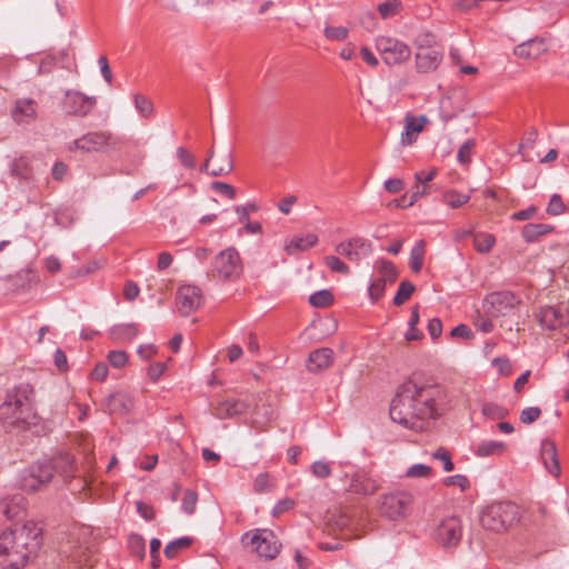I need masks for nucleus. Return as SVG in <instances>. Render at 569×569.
I'll list each match as a JSON object with an SVG mask.
<instances>
[{
	"instance_id": "1",
	"label": "nucleus",
	"mask_w": 569,
	"mask_h": 569,
	"mask_svg": "<svg viewBox=\"0 0 569 569\" xmlns=\"http://www.w3.org/2000/svg\"><path fill=\"white\" fill-rule=\"evenodd\" d=\"M451 409L447 389L438 383L403 382L391 401L389 415L402 427L423 431Z\"/></svg>"
},
{
	"instance_id": "2",
	"label": "nucleus",
	"mask_w": 569,
	"mask_h": 569,
	"mask_svg": "<svg viewBox=\"0 0 569 569\" xmlns=\"http://www.w3.org/2000/svg\"><path fill=\"white\" fill-rule=\"evenodd\" d=\"M41 541L42 528L37 522L16 523L0 533V553L3 552L7 556L9 567L23 569L30 556L40 549Z\"/></svg>"
},
{
	"instance_id": "3",
	"label": "nucleus",
	"mask_w": 569,
	"mask_h": 569,
	"mask_svg": "<svg viewBox=\"0 0 569 569\" xmlns=\"http://www.w3.org/2000/svg\"><path fill=\"white\" fill-rule=\"evenodd\" d=\"M32 395L33 388L29 383H20L7 391L0 405V423L4 429H28L36 423L31 405Z\"/></svg>"
},
{
	"instance_id": "4",
	"label": "nucleus",
	"mask_w": 569,
	"mask_h": 569,
	"mask_svg": "<svg viewBox=\"0 0 569 569\" xmlns=\"http://www.w3.org/2000/svg\"><path fill=\"white\" fill-rule=\"evenodd\" d=\"M480 525L492 532H503L519 521V508L508 501L493 502L480 512Z\"/></svg>"
},
{
	"instance_id": "5",
	"label": "nucleus",
	"mask_w": 569,
	"mask_h": 569,
	"mask_svg": "<svg viewBox=\"0 0 569 569\" xmlns=\"http://www.w3.org/2000/svg\"><path fill=\"white\" fill-rule=\"evenodd\" d=\"M241 542L251 552H256L259 558L264 560L274 559L281 548L276 535L268 529H256L246 532L241 538Z\"/></svg>"
},
{
	"instance_id": "6",
	"label": "nucleus",
	"mask_w": 569,
	"mask_h": 569,
	"mask_svg": "<svg viewBox=\"0 0 569 569\" xmlns=\"http://www.w3.org/2000/svg\"><path fill=\"white\" fill-rule=\"evenodd\" d=\"M412 502L413 496L409 491L399 490L382 495L378 499V509L381 516L398 520L409 513Z\"/></svg>"
},
{
	"instance_id": "7",
	"label": "nucleus",
	"mask_w": 569,
	"mask_h": 569,
	"mask_svg": "<svg viewBox=\"0 0 569 569\" xmlns=\"http://www.w3.org/2000/svg\"><path fill=\"white\" fill-rule=\"evenodd\" d=\"M376 49L388 66L401 64L411 56L409 46L396 38L386 36H380L376 39Z\"/></svg>"
},
{
	"instance_id": "8",
	"label": "nucleus",
	"mask_w": 569,
	"mask_h": 569,
	"mask_svg": "<svg viewBox=\"0 0 569 569\" xmlns=\"http://www.w3.org/2000/svg\"><path fill=\"white\" fill-rule=\"evenodd\" d=\"M433 538L445 549L456 548L462 538V521L458 516H448L437 526Z\"/></svg>"
},
{
	"instance_id": "9",
	"label": "nucleus",
	"mask_w": 569,
	"mask_h": 569,
	"mask_svg": "<svg viewBox=\"0 0 569 569\" xmlns=\"http://www.w3.org/2000/svg\"><path fill=\"white\" fill-rule=\"evenodd\" d=\"M61 106L68 116L83 118L97 106V98L70 89L64 92Z\"/></svg>"
},
{
	"instance_id": "10",
	"label": "nucleus",
	"mask_w": 569,
	"mask_h": 569,
	"mask_svg": "<svg viewBox=\"0 0 569 569\" xmlns=\"http://www.w3.org/2000/svg\"><path fill=\"white\" fill-rule=\"evenodd\" d=\"M535 317L542 329L555 331L569 325V306L566 303L545 306Z\"/></svg>"
},
{
	"instance_id": "11",
	"label": "nucleus",
	"mask_w": 569,
	"mask_h": 569,
	"mask_svg": "<svg viewBox=\"0 0 569 569\" xmlns=\"http://www.w3.org/2000/svg\"><path fill=\"white\" fill-rule=\"evenodd\" d=\"M212 271L223 280L239 277L242 266L238 251L234 248L222 250L213 260Z\"/></svg>"
},
{
	"instance_id": "12",
	"label": "nucleus",
	"mask_w": 569,
	"mask_h": 569,
	"mask_svg": "<svg viewBox=\"0 0 569 569\" xmlns=\"http://www.w3.org/2000/svg\"><path fill=\"white\" fill-rule=\"evenodd\" d=\"M112 136L108 131H91L73 140L69 146V151L80 150L83 152H100L109 144Z\"/></svg>"
},
{
	"instance_id": "13",
	"label": "nucleus",
	"mask_w": 569,
	"mask_h": 569,
	"mask_svg": "<svg viewBox=\"0 0 569 569\" xmlns=\"http://www.w3.org/2000/svg\"><path fill=\"white\" fill-rule=\"evenodd\" d=\"M202 301V295L198 287L191 284L181 286L176 296V303L181 316L187 317L196 311Z\"/></svg>"
},
{
	"instance_id": "14",
	"label": "nucleus",
	"mask_w": 569,
	"mask_h": 569,
	"mask_svg": "<svg viewBox=\"0 0 569 569\" xmlns=\"http://www.w3.org/2000/svg\"><path fill=\"white\" fill-rule=\"evenodd\" d=\"M493 317L507 316L520 305L519 298L510 291L492 292L487 299Z\"/></svg>"
},
{
	"instance_id": "15",
	"label": "nucleus",
	"mask_w": 569,
	"mask_h": 569,
	"mask_svg": "<svg viewBox=\"0 0 569 569\" xmlns=\"http://www.w3.org/2000/svg\"><path fill=\"white\" fill-rule=\"evenodd\" d=\"M336 252L350 261L358 262L371 253V243L367 239L356 237L338 243Z\"/></svg>"
},
{
	"instance_id": "16",
	"label": "nucleus",
	"mask_w": 569,
	"mask_h": 569,
	"mask_svg": "<svg viewBox=\"0 0 569 569\" xmlns=\"http://www.w3.org/2000/svg\"><path fill=\"white\" fill-rule=\"evenodd\" d=\"M249 408L250 403L248 401L228 397L218 401L212 407L211 412L216 418L223 420L240 416L247 412Z\"/></svg>"
},
{
	"instance_id": "17",
	"label": "nucleus",
	"mask_w": 569,
	"mask_h": 569,
	"mask_svg": "<svg viewBox=\"0 0 569 569\" xmlns=\"http://www.w3.org/2000/svg\"><path fill=\"white\" fill-rule=\"evenodd\" d=\"M53 472L67 483L79 476L74 457L69 452H58L50 459Z\"/></svg>"
},
{
	"instance_id": "18",
	"label": "nucleus",
	"mask_w": 569,
	"mask_h": 569,
	"mask_svg": "<svg viewBox=\"0 0 569 569\" xmlns=\"http://www.w3.org/2000/svg\"><path fill=\"white\" fill-rule=\"evenodd\" d=\"M416 69L420 73L433 72L443 59V52L439 47L425 48L416 51Z\"/></svg>"
},
{
	"instance_id": "19",
	"label": "nucleus",
	"mask_w": 569,
	"mask_h": 569,
	"mask_svg": "<svg viewBox=\"0 0 569 569\" xmlns=\"http://www.w3.org/2000/svg\"><path fill=\"white\" fill-rule=\"evenodd\" d=\"M380 487L381 483L379 479L367 472H356L351 476L347 491L360 496H371L376 493Z\"/></svg>"
},
{
	"instance_id": "20",
	"label": "nucleus",
	"mask_w": 569,
	"mask_h": 569,
	"mask_svg": "<svg viewBox=\"0 0 569 569\" xmlns=\"http://www.w3.org/2000/svg\"><path fill=\"white\" fill-rule=\"evenodd\" d=\"M37 107L33 99H18L11 109V117L18 124L30 123L37 118Z\"/></svg>"
},
{
	"instance_id": "21",
	"label": "nucleus",
	"mask_w": 569,
	"mask_h": 569,
	"mask_svg": "<svg viewBox=\"0 0 569 569\" xmlns=\"http://www.w3.org/2000/svg\"><path fill=\"white\" fill-rule=\"evenodd\" d=\"M106 411L110 415H127L133 407L131 397L123 391L109 395L102 402Z\"/></svg>"
},
{
	"instance_id": "22",
	"label": "nucleus",
	"mask_w": 569,
	"mask_h": 569,
	"mask_svg": "<svg viewBox=\"0 0 569 569\" xmlns=\"http://www.w3.org/2000/svg\"><path fill=\"white\" fill-rule=\"evenodd\" d=\"M540 457L546 470L553 477H559L561 469L555 441L545 439L541 441Z\"/></svg>"
},
{
	"instance_id": "23",
	"label": "nucleus",
	"mask_w": 569,
	"mask_h": 569,
	"mask_svg": "<svg viewBox=\"0 0 569 569\" xmlns=\"http://www.w3.org/2000/svg\"><path fill=\"white\" fill-rule=\"evenodd\" d=\"M547 51L545 40L542 38H533L518 44L513 49V54L521 59H538Z\"/></svg>"
},
{
	"instance_id": "24",
	"label": "nucleus",
	"mask_w": 569,
	"mask_h": 569,
	"mask_svg": "<svg viewBox=\"0 0 569 569\" xmlns=\"http://www.w3.org/2000/svg\"><path fill=\"white\" fill-rule=\"evenodd\" d=\"M427 121L428 120L425 116H406L405 130L401 133V143L403 146H411L417 140L418 134L423 130V127L427 123Z\"/></svg>"
},
{
	"instance_id": "25",
	"label": "nucleus",
	"mask_w": 569,
	"mask_h": 569,
	"mask_svg": "<svg viewBox=\"0 0 569 569\" xmlns=\"http://www.w3.org/2000/svg\"><path fill=\"white\" fill-rule=\"evenodd\" d=\"M333 362V350L320 348L312 351L308 358V369L312 372L329 368Z\"/></svg>"
},
{
	"instance_id": "26",
	"label": "nucleus",
	"mask_w": 569,
	"mask_h": 569,
	"mask_svg": "<svg viewBox=\"0 0 569 569\" xmlns=\"http://www.w3.org/2000/svg\"><path fill=\"white\" fill-rule=\"evenodd\" d=\"M139 333L138 326L136 323H121L113 326L110 331V338L119 343H126L132 341Z\"/></svg>"
},
{
	"instance_id": "27",
	"label": "nucleus",
	"mask_w": 569,
	"mask_h": 569,
	"mask_svg": "<svg viewBox=\"0 0 569 569\" xmlns=\"http://www.w3.org/2000/svg\"><path fill=\"white\" fill-rule=\"evenodd\" d=\"M507 450V445L498 440L481 441L473 450L475 455L480 458L490 456H502Z\"/></svg>"
},
{
	"instance_id": "28",
	"label": "nucleus",
	"mask_w": 569,
	"mask_h": 569,
	"mask_svg": "<svg viewBox=\"0 0 569 569\" xmlns=\"http://www.w3.org/2000/svg\"><path fill=\"white\" fill-rule=\"evenodd\" d=\"M552 230L553 227L551 224L527 223L521 230V236L526 242H535L540 237L550 233Z\"/></svg>"
},
{
	"instance_id": "29",
	"label": "nucleus",
	"mask_w": 569,
	"mask_h": 569,
	"mask_svg": "<svg viewBox=\"0 0 569 569\" xmlns=\"http://www.w3.org/2000/svg\"><path fill=\"white\" fill-rule=\"evenodd\" d=\"M274 417V410L271 405H257L252 411V423L254 427L262 429Z\"/></svg>"
},
{
	"instance_id": "30",
	"label": "nucleus",
	"mask_w": 569,
	"mask_h": 569,
	"mask_svg": "<svg viewBox=\"0 0 569 569\" xmlns=\"http://www.w3.org/2000/svg\"><path fill=\"white\" fill-rule=\"evenodd\" d=\"M425 254H426V241L419 240L416 242L413 248L410 251V259H409V266L412 272L418 273L421 271L423 267L425 261Z\"/></svg>"
},
{
	"instance_id": "31",
	"label": "nucleus",
	"mask_w": 569,
	"mask_h": 569,
	"mask_svg": "<svg viewBox=\"0 0 569 569\" xmlns=\"http://www.w3.org/2000/svg\"><path fill=\"white\" fill-rule=\"evenodd\" d=\"M30 472L44 486H47L52 480L54 475L50 460L34 463L31 467Z\"/></svg>"
},
{
	"instance_id": "32",
	"label": "nucleus",
	"mask_w": 569,
	"mask_h": 569,
	"mask_svg": "<svg viewBox=\"0 0 569 569\" xmlns=\"http://www.w3.org/2000/svg\"><path fill=\"white\" fill-rule=\"evenodd\" d=\"M191 545H192V538H190V537L178 538L173 541H170L164 547V556L169 559H173L178 556V553L181 550L189 548Z\"/></svg>"
},
{
	"instance_id": "33",
	"label": "nucleus",
	"mask_w": 569,
	"mask_h": 569,
	"mask_svg": "<svg viewBox=\"0 0 569 569\" xmlns=\"http://www.w3.org/2000/svg\"><path fill=\"white\" fill-rule=\"evenodd\" d=\"M133 102H134V108L137 109V111L140 113L141 117L151 118L153 116V111H154L153 103L148 97H146L141 93H136L133 96Z\"/></svg>"
},
{
	"instance_id": "34",
	"label": "nucleus",
	"mask_w": 569,
	"mask_h": 569,
	"mask_svg": "<svg viewBox=\"0 0 569 569\" xmlns=\"http://www.w3.org/2000/svg\"><path fill=\"white\" fill-rule=\"evenodd\" d=\"M470 200V196L458 192L456 190H449L443 193L442 201L450 208L457 209L466 204Z\"/></svg>"
},
{
	"instance_id": "35",
	"label": "nucleus",
	"mask_w": 569,
	"mask_h": 569,
	"mask_svg": "<svg viewBox=\"0 0 569 569\" xmlns=\"http://www.w3.org/2000/svg\"><path fill=\"white\" fill-rule=\"evenodd\" d=\"M128 549L130 553L142 560L146 552V541L142 536L132 533L128 537Z\"/></svg>"
},
{
	"instance_id": "36",
	"label": "nucleus",
	"mask_w": 569,
	"mask_h": 569,
	"mask_svg": "<svg viewBox=\"0 0 569 569\" xmlns=\"http://www.w3.org/2000/svg\"><path fill=\"white\" fill-rule=\"evenodd\" d=\"M495 237L490 233H476L473 237V247L480 253L489 252L495 244Z\"/></svg>"
},
{
	"instance_id": "37",
	"label": "nucleus",
	"mask_w": 569,
	"mask_h": 569,
	"mask_svg": "<svg viewBox=\"0 0 569 569\" xmlns=\"http://www.w3.org/2000/svg\"><path fill=\"white\" fill-rule=\"evenodd\" d=\"M415 289H416L415 286L410 281H408V280L401 281L400 286L398 288V291H397L396 296L393 297V303L396 306L403 305L407 300L410 299Z\"/></svg>"
},
{
	"instance_id": "38",
	"label": "nucleus",
	"mask_w": 569,
	"mask_h": 569,
	"mask_svg": "<svg viewBox=\"0 0 569 569\" xmlns=\"http://www.w3.org/2000/svg\"><path fill=\"white\" fill-rule=\"evenodd\" d=\"M332 301H333V296L327 289L319 290L309 297L310 305L313 307H317V308L328 307L332 303Z\"/></svg>"
},
{
	"instance_id": "39",
	"label": "nucleus",
	"mask_w": 569,
	"mask_h": 569,
	"mask_svg": "<svg viewBox=\"0 0 569 569\" xmlns=\"http://www.w3.org/2000/svg\"><path fill=\"white\" fill-rule=\"evenodd\" d=\"M482 415L492 419H503L508 416V410L500 405L493 402H486L482 406Z\"/></svg>"
},
{
	"instance_id": "40",
	"label": "nucleus",
	"mask_w": 569,
	"mask_h": 569,
	"mask_svg": "<svg viewBox=\"0 0 569 569\" xmlns=\"http://www.w3.org/2000/svg\"><path fill=\"white\" fill-rule=\"evenodd\" d=\"M379 273H380L379 278L381 280H385L386 283L395 282L398 277V272H397L395 264L388 260H381L379 262Z\"/></svg>"
},
{
	"instance_id": "41",
	"label": "nucleus",
	"mask_w": 569,
	"mask_h": 569,
	"mask_svg": "<svg viewBox=\"0 0 569 569\" xmlns=\"http://www.w3.org/2000/svg\"><path fill=\"white\" fill-rule=\"evenodd\" d=\"M401 9L400 0H387L378 6V11L383 19L395 17Z\"/></svg>"
},
{
	"instance_id": "42",
	"label": "nucleus",
	"mask_w": 569,
	"mask_h": 569,
	"mask_svg": "<svg viewBox=\"0 0 569 569\" xmlns=\"http://www.w3.org/2000/svg\"><path fill=\"white\" fill-rule=\"evenodd\" d=\"M476 146V141L473 139H468L463 142L457 153V159L461 164H469L471 161V156L473 148Z\"/></svg>"
},
{
	"instance_id": "43",
	"label": "nucleus",
	"mask_w": 569,
	"mask_h": 569,
	"mask_svg": "<svg viewBox=\"0 0 569 569\" xmlns=\"http://www.w3.org/2000/svg\"><path fill=\"white\" fill-rule=\"evenodd\" d=\"M325 37L330 41H343L349 36V30L346 27H331L325 28Z\"/></svg>"
},
{
	"instance_id": "44",
	"label": "nucleus",
	"mask_w": 569,
	"mask_h": 569,
	"mask_svg": "<svg viewBox=\"0 0 569 569\" xmlns=\"http://www.w3.org/2000/svg\"><path fill=\"white\" fill-rule=\"evenodd\" d=\"M431 476V467L422 463L413 465L409 467L406 471L407 478H430Z\"/></svg>"
},
{
	"instance_id": "45",
	"label": "nucleus",
	"mask_w": 569,
	"mask_h": 569,
	"mask_svg": "<svg viewBox=\"0 0 569 569\" xmlns=\"http://www.w3.org/2000/svg\"><path fill=\"white\" fill-rule=\"evenodd\" d=\"M318 241L317 236L315 234H308L303 238H298L296 240H292L291 243L288 246V250L297 249L300 251L307 250L311 247H313Z\"/></svg>"
},
{
	"instance_id": "46",
	"label": "nucleus",
	"mask_w": 569,
	"mask_h": 569,
	"mask_svg": "<svg viewBox=\"0 0 569 569\" xmlns=\"http://www.w3.org/2000/svg\"><path fill=\"white\" fill-rule=\"evenodd\" d=\"M197 501H198L197 492L191 489H187L184 491L183 498H182V505H181L182 510L188 515H192L196 510Z\"/></svg>"
},
{
	"instance_id": "47",
	"label": "nucleus",
	"mask_w": 569,
	"mask_h": 569,
	"mask_svg": "<svg viewBox=\"0 0 569 569\" xmlns=\"http://www.w3.org/2000/svg\"><path fill=\"white\" fill-rule=\"evenodd\" d=\"M325 263L332 272L341 274H348L350 272L349 267L336 256L326 257Z\"/></svg>"
},
{
	"instance_id": "48",
	"label": "nucleus",
	"mask_w": 569,
	"mask_h": 569,
	"mask_svg": "<svg viewBox=\"0 0 569 569\" xmlns=\"http://www.w3.org/2000/svg\"><path fill=\"white\" fill-rule=\"evenodd\" d=\"M253 488L258 493L268 491L273 488L270 475L268 472L259 473L254 479Z\"/></svg>"
},
{
	"instance_id": "49",
	"label": "nucleus",
	"mask_w": 569,
	"mask_h": 569,
	"mask_svg": "<svg viewBox=\"0 0 569 569\" xmlns=\"http://www.w3.org/2000/svg\"><path fill=\"white\" fill-rule=\"evenodd\" d=\"M386 282L380 278L375 279L369 287V297L371 301L377 302L385 293Z\"/></svg>"
},
{
	"instance_id": "50",
	"label": "nucleus",
	"mask_w": 569,
	"mask_h": 569,
	"mask_svg": "<svg viewBox=\"0 0 569 569\" xmlns=\"http://www.w3.org/2000/svg\"><path fill=\"white\" fill-rule=\"evenodd\" d=\"M311 472L315 477L325 479L331 476V466L327 461H315L311 465Z\"/></svg>"
},
{
	"instance_id": "51",
	"label": "nucleus",
	"mask_w": 569,
	"mask_h": 569,
	"mask_svg": "<svg viewBox=\"0 0 569 569\" xmlns=\"http://www.w3.org/2000/svg\"><path fill=\"white\" fill-rule=\"evenodd\" d=\"M432 458L439 460L443 465V470L450 472L453 470L455 465L451 460L449 452L445 448H439L432 453Z\"/></svg>"
},
{
	"instance_id": "52",
	"label": "nucleus",
	"mask_w": 569,
	"mask_h": 569,
	"mask_svg": "<svg viewBox=\"0 0 569 569\" xmlns=\"http://www.w3.org/2000/svg\"><path fill=\"white\" fill-rule=\"evenodd\" d=\"M541 415V410L538 407H528L521 410L520 412V421L525 425H531L536 420L539 419Z\"/></svg>"
},
{
	"instance_id": "53",
	"label": "nucleus",
	"mask_w": 569,
	"mask_h": 569,
	"mask_svg": "<svg viewBox=\"0 0 569 569\" xmlns=\"http://www.w3.org/2000/svg\"><path fill=\"white\" fill-rule=\"evenodd\" d=\"M565 212V204L559 194L555 193L551 196L547 207V213L551 216H559Z\"/></svg>"
},
{
	"instance_id": "54",
	"label": "nucleus",
	"mask_w": 569,
	"mask_h": 569,
	"mask_svg": "<svg viewBox=\"0 0 569 569\" xmlns=\"http://www.w3.org/2000/svg\"><path fill=\"white\" fill-rule=\"evenodd\" d=\"M445 486H457L461 491H466L470 487L469 479L463 475H455L443 480Z\"/></svg>"
},
{
	"instance_id": "55",
	"label": "nucleus",
	"mask_w": 569,
	"mask_h": 569,
	"mask_svg": "<svg viewBox=\"0 0 569 569\" xmlns=\"http://www.w3.org/2000/svg\"><path fill=\"white\" fill-rule=\"evenodd\" d=\"M177 158L184 168L193 169L196 167L194 157L183 147L177 149Z\"/></svg>"
},
{
	"instance_id": "56",
	"label": "nucleus",
	"mask_w": 569,
	"mask_h": 569,
	"mask_svg": "<svg viewBox=\"0 0 569 569\" xmlns=\"http://www.w3.org/2000/svg\"><path fill=\"white\" fill-rule=\"evenodd\" d=\"M108 361L114 368H122L128 361V356L124 351L113 350L109 352Z\"/></svg>"
},
{
	"instance_id": "57",
	"label": "nucleus",
	"mask_w": 569,
	"mask_h": 569,
	"mask_svg": "<svg viewBox=\"0 0 569 569\" xmlns=\"http://www.w3.org/2000/svg\"><path fill=\"white\" fill-rule=\"evenodd\" d=\"M211 188L213 190H216L217 192H219L220 194L227 197L228 199L232 200L236 198V189L229 183L221 182V181H213L211 183Z\"/></svg>"
},
{
	"instance_id": "58",
	"label": "nucleus",
	"mask_w": 569,
	"mask_h": 569,
	"mask_svg": "<svg viewBox=\"0 0 569 569\" xmlns=\"http://www.w3.org/2000/svg\"><path fill=\"white\" fill-rule=\"evenodd\" d=\"M415 46L417 51L422 50L425 48L437 47L435 37L431 33L419 34L415 40Z\"/></svg>"
},
{
	"instance_id": "59",
	"label": "nucleus",
	"mask_w": 569,
	"mask_h": 569,
	"mask_svg": "<svg viewBox=\"0 0 569 569\" xmlns=\"http://www.w3.org/2000/svg\"><path fill=\"white\" fill-rule=\"evenodd\" d=\"M11 171L14 176L22 178V179H28V177L30 174V170L28 168L27 161L22 158L19 160H16L12 163Z\"/></svg>"
},
{
	"instance_id": "60",
	"label": "nucleus",
	"mask_w": 569,
	"mask_h": 569,
	"mask_svg": "<svg viewBox=\"0 0 569 569\" xmlns=\"http://www.w3.org/2000/svg\"><path fill=\"white\" fill-rule=\"evenodd\" d=\"M296 506V502L291 498H284L279 500L272 509V515L279 517L280 515L291 510Z\"/></svg>"
},
{
	"instance_id": "61",
	"label": "nucleus",
	"mask_w": 569,
	"mask_h": 569,
	"mask_svg": "<svg viewBox=\"0 0 569 569\" xmlns=\"http://www.w3.org/2000/svg\"><path fill=\"white\" fill-rule=\"evenodd\" d=\"M44 485L39 481L31 472L22 481V488L29 492H36L40 490Z\"/></svg>"
},
{
	"instance_id": "62",
	"label": "nucleus",
	"mask_w": 569,
	"mask_h": 569,
	"mask_svg": "<svg viewBox=\"0 0 569 569\" xmlns=\"http://www.w3.org/2000/svg\"><path fill=\"white\" fill-rule=\"evenodd\" d=\"M232 169H233V166H232L231 154L228 153L226 156V160L223 162V167L213 168L209 172V174L212 176V177H220V176L228 174L229 172L232 171Z\"/></svg>"
},
{
	"instance_id": "63",
	"label": "nucleus",
	"mask_w": 569,
	"mask_h": 569,
	"mask_svg": "<svg viewBox=\"0 0 569 569\" xmlns=\"http://www.w3.org/2000/svg\"><path fill=\"white\" fill-rule=\"evenodd\" d=\"M427 192V187H422L420 184H417L411 192L410 196H408L407 202L403 204H400L401 208H407L413 206L419 198H421Z\"/></svg>"
},
{
	"instance_id": "64",
	"label": "nucleus",
	"mask_w": 569,
	"mask_h": 569,
	"mask_svg": "<svg viewBox=\"0 0 569 569\" xmlns=\"http://www.w3.org/2000/svg\"><path fill=\"white\" fill-rule=\"evenodd\" d=\"M537 210H538V208L536 206H530L527 209H523V210L512 213L511 219L515 221L529 220L536 214Z\"/></svg>"
}]
</instances>
